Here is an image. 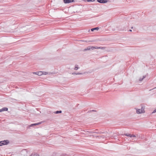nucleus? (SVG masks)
I'll use <instances>...</instances> for the list:
<instances>
[{"label": "nucleus", "mask_w": 156, "mask_h": 156, "mask_svg": "<svg viewBox=\"0 0 156 156\" xmlns=\"http://www.w3.org/2000/svg\"><path fill=\"white\" fill-rule=\"evenodd\" d=\"M2 142L4 144V145H7L9 143V141L8 140H4V141H2Z\"/></svg>", "instance_id": "39448f33"}, {"label": "nucleus", "mask_w": 156, "mask_h": 156, "mask_svg": "<svg viewBox=\"0 0 156 156\" xmlns=\"http://www.w3.org/2000/svg\"><path fill=\"white\" fill-rule=\"evenodd\" d=\"M129 31H130V32H131L132 31V30H131L130 29L129 30Z\"/></svg>", "instance_id": "cd10ccee"}, {"label": "nucleus", "mask_w": 156, "mask_h": 156, "mask_svg": "<svg viewBox=\"0 0 156 156\" xmlns=\"http://www.w3.org/2000/svg\"><path fill=\"white\" fill-rule=\"evenodd\" d=\"M87 131V132L88 133V132H89V131Z\"/></svg>", "instance_id": "2f4dec72"}, {"label": "nucleus", "mask_w": 156, "mask_h": 156, "mask_svg": "<svg viewBox=\"0 0 156 156\" xmlns=\"http://www.w3.org/2000/svg\"><path fill=\"white\" fill-rule=\"evenodd\" d=\"M43 74V72L42 71H39L37 72V75L40 76L42 75Z\"/></svg>", "instance_id": "1a4fd4ad"}, {"label": "nucleus", "mask_w": 156, "mask_h": 156, "mask_svg": "<svg viewBox=\"0 0 156 156\" xmlns=\"http://www.w3.org/2000/svg\"><path fill=\"white\" fill-rule=\"evenodd\" d=\"M146 76H143L142 77V78H140L139 80L140 81H141L143 80L145 78Z\"/></svg>", "instance_id": "ddd939ff"}, {"label": "nucleus", "mask_w": 156, "mask_h": 156, "mask_svg": "<svg viewBox=\"0 0 156 156\" xmlns=\"http://www.w3.org/2000/svg\"><path fill=\"white\" fill-rule=\"evenodd\" d=\"M13 32L14 31H10V32Z\"/></svg>", "instance_id": "c756f323"}, {"label": "nucleus", "mask_w": 156, "mask_h": 156, "mask_svg": "<svg viewBox=\"0 0 156 156\" xmlns=\"http://www.w3.org/2000/svg\"><path fill=\"white\" fill-rule=\"evenodd\" d=\"M41 122H40L37 123L32 124H31L30 125L29 127H33L34 126H36L41 124Z\"/></svg>", "instance_id": "423d86ee"}, {"label": "nucleus", "mask_w": 156, "mask_h": 156, "mask_svg": "<svg viewBox=\"0 0 156 156\" xmlns=\"http://www.w3.org/2000/svg\"><path fill=\"white\" fill-rule=\"evenodd\" d=\"M95 0H87V2H94L95 1Z\"/></svg>", "instance_id": "4be33fe9"}, {"label": "nucleus", "mask_w": 156, "mask_h": 156, "mask_svg": "<svg viewBox=\"0 0 156 156\" xmlns=\"http://www.w3.org/2000/svg\"><path fill=\"white\" fill-rule=\"evenodd\" d=\"M62 111L61 110H60V111H56L54 112H53V113L55 114H59V113H62Z\"/></svg>", "instance_id": "9b49d317"}, {"label": "nucleus", "mask_w": 156, "mask_h": 156, "mask_svg": "<svg viewBox=\"0 0 156 156\" xmlns=\"http://www.w3.org/2000/svg\"><path fill=\"white\" fill-rule=\"evenodd\" d=\"M63 2L65 4L70 3V0H63Z\"/></svg>", "instance_id": "0eeeda50"}, {"label": "nucleus", "mask_w": 156, "mask_h": 156, "mask_svg": "<svg viewBox=\"0 0 156 156\" xmlns=\"http://www.w3.org/2000/svg\"><path fill=\"white\" fill-rule=\"evenodd\" d=\"M133 27H131V29H133Z\"/></svg>", "instance_id": "473e14b6"}, {"label": "nucleus", "mask_w": 156, "mask_h": 156, "mask_svg": "<svg viewBox=\"0 0 156 156\" xmlns=\"http://www.w3.org/2000/svg\"><path fill=\"white\" fill-rule=\"evenodd\" d=\"M125 135L127 136L130 137H136V136L135 135L133 134H131L129 133H126L124 134Z\"/></svg>", "instance_id": "20e7f679"}, {"label": "nucleus", "mask_w": 156, "mask_h": 156, "mask_svg": "<svg viewBox=\"0 0 156 156\" xmlns=\"http://www.w3.org/2000/svg\"><path fill=\"white\" fill-rule=\"evenodd\" d=\"M156 112V109L154 110L153 112H152V113H155Z\"/></svg>", "instance_id": "b1692460"}, {"label": "nucleus", "mask_w": 156, "mask_h": 156, "mask_svg": "<svg viewBox=\"0 0 156 156\" xmlns=\"http://www.w3.org/2000/svg\"><path fill=\"white\" fill-rule=\"evenodd\" d=\"M145 112V111L144 108H141L140 109H136V113L137 114H140Z\"/></svg>", "instance_id": "f257e3e1"}, {"label": "nucleus", "mask_w": 156, "mask_h": 156, "mask_svg": "<svg viewBox=\"0 0 156 156\" xmlns=\"http://www.w3.org/2000/svg\"><path fill=\"white\" fill-rule=\"evenodd\" d=\"M94 133H107V132L105 133H101V132H94Z\"/></svg>", "instance_id": "6ab92c4d"}, {"label": "nucleus", "mask_w": 156, "mask_h": 156, "mask_svg": "<svg viewBox=\"0 0 156 156\" xmlns=\"http://www.w3.org/2000/svg\"><path fill=\"white\" fill-rule=\"evenodd\" d=\"M125 28H119L118 29V30H125Z\"/></svg>", "instance_id": "a211bd4d"}, {"label": "nucleus", "mask_w": 156, "mask_h": 156, "mask_svg": "<svg viewBox=\"0 0 156 156\" xmlns=\"http://www.w3.org/2000/svg\"><path fill=\"white\" fill-rule=\"evenodd\" d=\"M72 74L73 75H81V74H82L83 73H76V72H74V73H73Z\"/></svg>", "instance_id": "f8f14e48"}, {"label": "nucleus", "mask_w": 156, "mask_h": 156, "mask_svg": "<svg viewBox=\"0 0 156 156\" xmlns=\"http://www.w3.org/2000/svg\"><path fill=\"white\" fill-rule=\"evenodd\" d=\"M97 2L101 3H105L108 2L107 0H97Z\"/></svg>", "instance_id": "7ed1b4c3"}, {"label": "nucleus", "mask_w": 156, "mask_h": 156, "mask_svg": "<svg viewBox=\"0 0 156 156\" xmlns=\"http://www.w3.org/2000/svg\"><path fill=\"white\" fill-rule=\"evenodd\" d=\"M112 31H115V28H112Z\"/></svg>", "instance_id": "bb28decb"}, {"label": "nucleus", "mask_w": 156, "mask_h": 156, "mask_svg": "<svg viewBox=\"0 0 156 156\" xmlns=\"http://www.w3.org/2000/svg\"><path fill=\"white\" fill-rule=\"evenodd\" d=\"M79 68V67H78V65H76L75 66V67L74 68V70H77Z\"/></svg>", "instance_id": "4468645a"}, {"label": "nucleus", "mask_w": 156, "mask_h": 156, "mask_svg": "<svg viewBox=\"0 0 156 156\" xmlns=\"http://www.w3.org/2000/svg\"><path fill=\"white\" fill-rule=\"evenodd\" d=\"M70 3L73 2H75L74 0H70Z\"/></svg>", "instance_id": "393cba45"}, {"label": "nucleus", "mask_w": 156, "mask_h": 156, "mask_svg": "<svg viewBox=\"0 0 156 156\" xmlns=\"http://www.w3.org/2000/svg\"><path fill=\"white\" fill-rule=\"evenodd\" d=\"M145 107V106L144 105V104L141 105V107L143 108V107Z\"/></svg>", "instance_id": "5701e85b"}, {"label": "nucleus", "mask_w": 156, "mask_h": 156, "mask_svg": "<svg viewBox=\"0 0 156 156\" xmlns=\"http://www.w3.org/2000/svg\"><path fill=\"white\" fill-rule=\"evenodd\" d=\"M30 156H39V155L36 154H31Z\"/></svg>", "instance_id": "412c9836"}, {"label": "nucleus", "mask_w": 156, "mask_h": 156, "mask_svg": "<svg viewBox=\"0 0 156 156\" xmlns=\"http://www.w3.org/2000/svg\"><path fill=\"white\" fill-rule=\"evenodd\" d=\"M96 110H89V111H88V112H96Z\"/></svg>", "instance_id": "f3484780"}, {"label": "nucleus", "mask_w": 156, "mask_h": 156, "mask_svg": "<svg viewBox=\"0 0 156 156\" xmlns=\"http://www.w3.org/2000/svg\"><path fill=\"white\" fill-rule=\"evenodd\" d=\"M99 29V28L98 27H95V28H94L91 29V30L92 31H94V30H98Z\"/></svg>", "instance_id": "9d476101"}, {"label": "nucleus", "mask_w": 156, "mask_h": 156, "mask_svg": "<svg viewBox=\"0 0 156 156\" xmlns=\"http://www.w3.org/2000/svg\"><path fill=\"white\" fill-rule=\"evenodd\" d=\"M37 72H34V73L37 74Z\"/></svg>", "instance_id": "c85d7f7f"}, {"label": "nucleus", "mask_w": 156, "mask_h": 156, "mask_svg": "<svg viewBox=\"0 0 156 156\" xmlns=\"http://www.w3.org/2000/svg\"><path fill=\"white\" fill-rule=\"evenodd\" d=\"M43 74H44L45 75H46L47 74V72H43Z\"/></svg>", "instance_id": "a878e982"}, {"label": "nucleus", "mask_w": 156, "mask_h": 156, "mask_svg": "<svg viewBox=\"0 0 156 156\" xmlns=\"http://www.w3.org/2000/svg\"><path fill=\"white\" fill-rule=\"evenodd\" d=\"M95 47L89 46L87 47L86 48L84 49L83 51H87L90 50H93L95 49Z\"/></svg>", "instance_id": "f03ea898"}, {"label": "nucleus", "mask_w": 156, "mask_h": 156, "mask_svg": "<svg viewBox=\"0 0 156 156\" xmlns=\"http://www.w3.org/2000/svg\"><path fill=\"white\" fill-rule=\"evenodd\" d=\"M8 108H2V109H0V112H1L4 111H7L8 110Z\"/></svg>", "instance_id": "6e6552de"}, {"label": "nucleus", "mask_w": 156, "mask_h": 156, "mask_svg": "<svg viewBox=\"0 0 156 156\" xmlns=\"http://www.w3.org/2000/svg\"><path fill=\"white\" fill-rule=\"evenodd\" d=\"M88 133H94V132L93 131H89Z\"/></svg>", "instance_id": "aec40b11"}, {"label": "nucleus", "mask_w": 156, "mask_h": 156, "mask_svg": "<svg viewBox=\"0 0 156 156\" xmlns=\"http://www.w3.org/2000/svg\"><path fill=\"white\" fill-rule=\"evenodd\" d=\"M79 105H80L79 104H78L77 105V107Z\"/></svg>", "instance_id": "7c9ffc66"}, {"label": "nucleus", "mask_w": 156, "mask_h": 156, "mask_svg": "<svg viewBox=\"0 0 156 156\" xmlns=\"http://www.w3.org/2000/svg\"><path fill=\"white\" fill-rule=\"evenodd\" d=\"M95 49H104L105 48L102 47H95Z\"/></svg>", "instance_id": "2eb2a0df"}, {"label": "nucleus", "mask_w": 156, "mask_h": 156, "mask_svg": "<svg viewBox=\"0 0 156 156\" xmlns=\"http://www.w3.org/2000/svg\"><path fill=\"white\" fill-rule=\"evenodd\" d=\"M4 144H3L2 141H0V146H2V145H4Z\"/></svg>", "instance_id": "dca6fc26"}]
</instances>
